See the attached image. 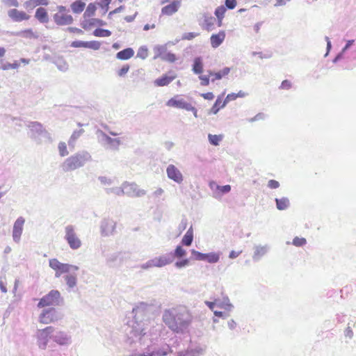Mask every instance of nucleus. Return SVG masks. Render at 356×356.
Returning <instances> with one entry per match:
<instances>
[{"mask_svg":"<svg viewBox=\"0 0 356 356\" xmlns=\"http://www.w3.org/2000/svg\"><path fill=\"white\" fill-rule=\"evenodd\" d=\"M151 305L140 302L132 309L134 320L125 329L127 341L130 344L139 341L145 335L151 324Z\"/></svg>","mask_w":356,"mask_h":356,"instance_id":"nucleus-1","label":"nucleus"},{"mask_svg":"<svg viewBox=\"0 0 356 356\" xmlns=\"http://www.w3.org/2000/svg\"><path fill=\"white\" fill-rule=\"evenodd\" d=\"M162 320L172 332L183 333L191 324L192 317L184 307H172L163 311Z\"/></svg>","mask_w":356,"mask_h":356,"instance_id":"nucleus-2","label":"nucleus"},{"mask_svg":"<svg viewBox=\"0 0 356 356\" xmlns=\"http://www.w3.org/2000/svg\"><path fill=\"white\" fill-rule=\"evenodd\" d=\"M50 268L55 270V277H60L62 274H66L63 279L70 289L74 288L77 284V271L79 268L77 266L63 264L57 259H51L49 261Z\"/></svg>","mask_w":356,"mask_h":356,"instance_id":"nucleus-3","label":"nucleus"},{"mask_svg":"<svg viewBox=\"0 0 356 356\" xmlns=\"http://www.w3.org/2000/svg\"><path fill=\"white\" fill-rule=\"evenodd\" d=\"M90 161H92L90 154L86 150H82L67 158L60 167L63 172H70L83 167Z\"/></svg>","mask_w":356,"mask_h":356,"instance_id":"nucleus-4","label":"nucleus"},{"mask_svg":"<svg viewBox=\"0 0 356 356\" xmlns=\"http://www.w3.org/2000/svg\"><path fill=\"white\" fill-rule=\"evenodd\" d=\"M26 126L29 129V137L37 143L40 144L42 143V138L47 140L51 138L50 134L43 127L40 122L36 121L28 122Z\"/></svg>","mask_w":356,"mask_h":356,"instance_id":"nucleus-5","label":"nucleus"},{"mask_svg":"<svg viewBox=\"0 0 356 356\" xmlns=\"http://www.w3.org/2000/svg\"><path fill=\"white\" fill-rule=\"evenodd\" d=\"M63 302L60 293L58 290H51L47 295L40 299L37 307L43 308L45 307H54L60 306Z\"/></svg>","mask_w":356,"mask_h":356,"instance_id":"nucleus-6","label":"nucleus"},{"mask_svg":"<svg viewBox=\"0 0 356 356\" xmlns=\"http://www.w3.org/2000/svg\"><path fill=\"white\" fill-rule=\"evenodd\" d=\"M96 135L98 142L106 149L118 151L121 145V140L119 138H113L105 134L103 131L97 129Z\"/></svg>","mask_w":356,"mask_h":356,"instance_id":"nucleus-7","label":"nucleus"},{"mask_svg":"<svg viewBox=\"0 0 356 356\" xmlns=\"http://www.w3.org/2000/svg\"><path fill=\"white\" fill-rule=\"evenodd\" d=\"M63 318V314L55 307L44 309L39 316V321L43 324L55 323Z\"/></svg>","mask_w":356,"mask_h":356,"instance_id":"nucleus-8","label":"nucleus"},{"mask_svg":"<svg viewBox=\"0 0 356 356\" xmlns=\"http://www.w3.org/2000/svg\"><path fill=\"white\" fill-rule=\"evenodd\" d=\"M65 233L64 238L71 249L77 250L81 246V241L77 236L73 225H67L65 228Z\"/></svg>","mask_w":356,"mask_h":356,"instance_id":"nucleus-9","label":"nucleus"},{"mask_svg":"<svg viewBox=\"0 0 356 356\" xmlns=\"http://www.w3.org/2000/svg\"><path fill=\"white\" fill-rule=\"evenodd\" d=\"M54 331V327L48 326L44 329L38 330L37 332V343L42 350H45L47 347L49 341L51 339L52 332Z\"/></svg>","mask_w":356,"mask_h":356,"instance_id":"nucleus-10","label":"nucleus"},{"mask_svg":"<svg viewBox=\"0 0 356 356\" xmlns=\"http://www.w3.org/2000/svg\"><path fill=\"white\" fill-rule=\"evenodd\" d=\"M129 258V254L126 252H117L110 254L106 257V264L109 267L120 266L124 261Z\"/></svg>","mask_w":356,"mask_h":356,"instance_id":"nucleus-11","label":"nucleus"},{"mask_svg":"<svg viewBox=\"0 0 356 356\" xmlns=\"http://www.w3.org/2000/svg\"><path fill=\"white\" fill-rule=\"evenodd\" d=\"M123 190L124 195L129 197H141L146 194V192L143 189L138 188V186L136 183L124 182Z\"/></svg>","mask_w":356,"mask_h":356,"instance_id":"nucleus-12","label":"nucleus"},{"mask_svg":"<svg viewBox=\"0 0 356 356\" xmlns=\"http://www.w3.org/2000/svg\"><path fill=\"white\" fill-rule=\"evenodd\" d=\"M116 222L111 218H103L100 222V233L102 236H110L114 234Z\"/></svg>","mask_w":356,"mask_h":356,"instance_id":"nucleus-13","label":"nucleus"},{"mask_svg":"<svg viewBox=\"0 0 356 356\" xmlns=\"http://www.w3.org/2000/svg\"><path fill=\"white\" fill-rule=\"evenodd\" d=\"M51 339L60 346H68L71 343V337L63 331L54 327L51 334Z\"/></svg>","mask_w":356,"mask_h":356,"instance_id":"nucleus-14","label":"nucleus"},{"mask_svg":"<svg viewBox=\"0 0 356 356\" xmlns=\"http://www.w3.org/2000/svg\"><path fill=\"white\" fill-rule=\"evenodd\" d=\"M166 105L168 106L185 109L186 111L193 110L192 104L186 102L184 99L180 98L178 95L170 99L167 102Z\"/></svg>","mask_w":356,"mask_h":356,"instance_id":"nucleus-15","label":"nucleus"},{"mask_svg":"<svg viewBox=\"0 0 356 356\" xmlns=\"http://www.w3.org/2000/svg\"><path fill=\"white\" fill-rule=\"evenodd\" d=\"M166 174L168 179L174 181L177 184H181L184 181V177L181 171L173 164H170L166 168Z\"/></svg>","mask_w":356,"mask_h":356,"instance_id":"nucleus-16","label":"nucleus"},{"mask_svg":"<svg viewBox=\"0 0 356 356\" xmlns=\"http://www.w3.org/2000/svg\"><path fill=\"white\" fill-rule=\"evenodd\" d=\"M270 245L268 244H256L253 246V254L252 256L254 262L259 261L270 250Z\"/></svg>","mask_w":356,"mask_h":356,"instance_id":"nucleus-17","label":"nucleus"},{"mask_svg":"<svg viewBox=\"0 0 356 356\" xmlns=\"http://www.w3.org/2000/svg\"><path fill=\"white\" fill-rule=\"evenodd\" d=\"M24 222L25 219L22 216L17 218L14 222L13 228V238L15 243H18L20 241Z\"/></svg>","mask_w":356,"mask_h":356,"instance_id":"nucleus-18","label":"nucleus"},{"mask_svg":"<svg viewBox=\"0 0 356 356\" xmlns=\"http://www.w3.org/2000/svg\"><path fill=\"white\" fill-rule=\"evenodd\" d=\"M172 257L166 254L152 259L153 267L161 268L172 263Z\"/></svg>","mask_w":356,"mask_h":356,"instance_id":"nucleus-19","label":"nucleus"},{"mask_svg":"<svg viewBox=\"0 0 356 356\" xmlns=\"http://www.w3.org/2000/svg\"><path fill=\"white\" fill-rule=\"evenodd\" d=\"M54 22L58 26L70 25L73 23V17L70 15L55 13L53 16Z\"/></svg>","mask_w":356,"mask_h":356,"instance_id":"nucleus-20","label":"nucleus"},{"mask_svg":"<svg viewBox=\"0 0 356 356\" xmlns=\"http://www.w3.org/2000/svg\"><path fill=\"white\" fill-rule=\"evenodd\" d=\"M181 6L180 1H173L167 6L161 8V14L164 15L171 16L175 14Z\"/></svg>","mask_w":356,"mask_h":356,"instance_id":"nucleus-21","label":"nucleus"},{"mask_svg":"<svg viewBox=\"0 0 356 356\" xmlns=\"http://www.w3.org/2000/svg\"><path fill=\"white\" fill-rule=\"evenodd\" d=\"M8 15L14 22H22L29 19V16L24 11H19L15 8L10 9L8 12Z\"/></svg>","mask_w":356,"mask_h":356,"instance_id":"nucleus-22","label":"nucleus"},{"mask_svg":"<svg viewBox=\"0 0 356 356\" xmlns=\"http://www.w3.org/2000/svg\"><path fill=\"white\" fill-rule=\"evenodd\" d=\"M225 38V33L224 31H220L217 34H213L211 36V44L212 47L217 48L224 41Z\"/></svg>","mask_w":356,"mask_h":356,"instance_id":"nucleus-23","label":"nucleus"},{"mask_svg":"<svg viewBox=\"0 0 356 356\" xmlns=\"http://www.w3.org/2000/svg\"><path fill=\"white\" fill-rule=\"evenodd\" d=\"M187 252L186 250H184L181 245H177L173 252H170L167 253V255H170L172 257V263L175 260V258L182 259L186 255Z\"/></svg>","mask_w":356,"mask_h":356,"instance_id":"nucleus-24","label":"nucleus"},{"mask_svg":"<svg viewBox=\"0 0 356 356\" xmlns=\"http://www.w3.org/2000/svg\"><path fill=\"white\" fill-rule=\"evenodd\" d=\"M35 17L41 23H47L49 22L47 12L42 7L36 9Z\"/></svg>","mask_w":356,"mask_h":356,"instance_id":"nucleus-25","label":"nucleus"},{"mask_svg":"<svg viewBox=\"0 0 356 356\" xmlns=\"http://www.w3.org/2000/svg\"><path fill=\"white\" fill-rule=\"evenodd\" d=\"M134 54V51L132 48L128 47L116 54V58L119 60H128L131 58Z\"/></svg>","mask_w":356,"mask_h":356,"instance_id":"nucleus-26","label":"nucleus"},{"mask_svg":"<svg viewBox=\"0 0 356 356\" xmlns=\"http://www.w3.org/2000/svg\"><path fill=\"white\" fill-rule=\"evenodd\" d=\"M204 19V26L207 31L212 30L216 19L208 13H204L202 14Z\"/></svg>","mask_w":356,"mask_h":356,"instance_id":"nucleus-27","label":"nucleus"},{"mask_svg":"<svg viewBox=\"0 0 356 356\" xmlns=\"http://www.w3.org/2000/svg\"><path fill=\"white\" fill-rule=\"evenodd\" d=\"M208 72L211 76H214L213 78L211 79V81L213 82L215 81V80L221 79L223 76L227 75L230 72V68L228 67H225L222 70L217 72H213L211 70L209 71Z\"/></svg>","mask_w":356,"mask_h":356,"instance_id":"nucleus-28","label":"nucleus"},{"mask_svg":"<svg viewBox=\"0 0 356 356\" xmlns=\"http://www.w3.org/2000/svg\"><path fill=\"white\" fill-rule=\"evenodd\" d=\"M276 208L280 211L287 209L290 206V201L288 197L275 198Z\"/></svg>","mask_w":356,"mask_h":356,"instance_id":"nucleus-29","label":"nucleus"},{"mask_svg":"<svg viewBox=\"0 0 356 356\" xmlns=\"http://www.w3.org/2000/svg\"><path fill=\"white\" fill-rule=\"evenodd\" d=\"M193 241V229L191 226L184 234L181 239V244L186 246H190Z\"/></svg>","mask_w":356,"mask_h":356,"instance_id":"nucleus-30","label":"nucleus"},{"mask_svg":"<svg viewBox=\"0 0 356 356\" xmlns=\"http://www.w3.org/2000/svg\"><path fill=\"white\" fill-rule=\"evenodd\" d=\"M193 72L196 74H200L203 70V63L201 57H196L193 64Z\"/></svg>","mask_w":356,"mask_h":356,"instance_id":"nucleus-31","label":"nucleus"},{"mask_svg":"<svg viewBox=\"0 0 356 356\" xmlns=\"http://www.w3.org/2000/svg\"><path fill=\"white\" fill-rule=\"evenodd\" d=\"M173 79V76L163 75L161 77L156 79L154 81V83L157 86H168L170 83H171Z\"/></svg>","mask_w":356,"mask_h":356,"instance_id":"nucleus-32","label":"nucleus"},{"mask_svg":"<svg viewBox=\"0 0 356 356\" xmlns=\"http://www.w3.org/2000/svg\"><path fill=\"white\" fill-rule=\"evenodd\" d=\"M220 255H221L220 252H209V253H206L205 261H207V262H209L210 264L217 263L220 260Z\"/></svg>","mask_w":356,"mask_h":356,"instance_id":"nucleus-33","label":"nucleus"},{"mask_svg":"<svg viewBox=\"0 0 356 356\" xmlns=\"http://www.w3.org/2000/svg\"><path fill=\"white\" fill-rule=\"evenodd\" d=\"M85 6L86 3L84 2H82L81 1H76L71 4V8L73 13L79 14L83 10Z\"/></svg>","mask_w":356,"mask_h":356,"instance_id":"nucleus-34","label":"nucleus"},{"mask_svg":"<svg viewBox=\"0 0 356 356\" xmlns=\"http://www.w3.org/2000/svg\"><path fill=\"white\" fill-rule=\"evenodd\" d=\"M166 51H167L166 45H156V46H155L154 48V54H155L154 58V59H156L157 58H162L163 56L164 55V54L166 53Z\"/></svg>","mask_w":356,"mask_h":356,"instance_id":"nucleus-35","label":"nucleus"},{"mask_svg":"<svg viewBox=\"0 0 356 356\" xmlns=\"http://www.w3.org/2000/svg\"><path fill=\"white\" fill-rule=\"evenodd\" d=\"M83 129H79L74 131L68 140L69 146L74 147L76 140L83 134Z\"/></svg>","mask_w":356,"mask_h":356,"instance_id":"nucleus-36","label":"nucleus"},{"mask_svg":"<svg viewBox=\"0 0 356 356\" xmlns=\"http://www.w3.org/2000/svg\"><path fill=\"white\" fill-rule=\"evenodd\" d=\"M105 192L106 194H115L118 196H122L124 195L123 185L120 187H113V188H107L105 189Z\"/></svg>","mask_w":356,"mask_h":356,"instance_id":"nucleus-37","label":"nucleus"},{"mask_svg":"<svg viewBox=\"0 0 356 356\" xmlns=\"http://www.w3.org/2000/svg\"><path fill=\"white\" fill-rule=\"evenodd\" d=\"M26 7H35L37 6H47L49 3L48 0H29L26 3Z\"/></svg>","mask_w":356,"mask_h":356,"instance_id":"nucleus-38","label":"nucleus"},{"mask_svg":"<svg viewBox=\"0 0 356 356\" xmlns=\"http://www.w3.org/2000/svg\"><path fill=\"white\" fill-rule=\"evenodd\" d=\"M209 142L211 145L217 146L219 145L220 142L222 140V135H213L209 134L208 135Z\"/></svg>","mask_w":356,"mask_h":356,"instance_id":"nucleus-39","label":"nucleus"},{"mask_svg":"<svg viewBox=\"0 0 356 356\" xmlns=\"http://www.w3.org/2000/svg\"><path fill=\"white\" fill-rule=\"evenodd\" d=\"M93 35L96 37H109L111 32L107 29L97 28L93 31Z\"/></svg>","mask_w":356,"mask_h":356,"instance_id":"nucleus-40","label":"nucleus"},{"mask_svg":"<svg viewBox=\"0 0 356 356\" xmlns=\"http://www.w3.org/2000/svg\"><path fill=\"white\" fill-rule=\"evenodd\" d=\"M96 6L93 3H89L83 15L84 17H90L95 15Z\"/></svg>","mask_w":356,"mask_h":356,"instance_id":"nucleus-41","label":"nucleus"},{"mask_svg":"<svg viewBox=\"0 0 356 356\" xmlns=\"http://www.w3.org/2000/svg\"><path fill=\"white\" fill-rule=\"evenodd\" d=\"M226 8L224 6H218L215 10V15L216 16L218 19H222L226 12Z\"/></svg>","mask_w":356,"mask_h":356,"instance_id":"nucleus-42","label":"nucleus"},{"mask_svg":"<svg viewBox=\"0 0 356 356\" xmlns=\"http://www.w3.org/2000/svg\"><path fill=\"white\" fill-rule=\"evenodd\" d=\"M19 66V64L16 61L13 63L6 62L4 63H1V65H0V69H2L3 70H8L9 69H17Z\"/></svg>","mask_w":356,"mask_h":356,"instance_id":"nucleus-43","label":"nucleus"},{"mask_svg":"<svg viewBox=\"0 0 356 356\" xmlns=\"http://www.w3.org/2000/svg\"><path fill=\"white\" fill-rule=\"evenodd\" d=\"M221 98H222L221 96L218 97L214 104L211 107V108L209 111V113L216 114L219 111L220 108H221V106L219 107L220 104H221V102H222Z\"/></svg>","mask_w":356,"mask_h":356,"instance_id":"nucleus-44","label":"nucleus"},{"mask_svg":"<svg viewBox=\"0 0 356 356\" xmlns=\"http://www.w3.org/2000/svg\"><path fill=\"white\" fill-rule=\"evenodd\" d=\"M58 69L60 71L65 72L68 70L67 63L63 59H58L55 62Z\"/></svg>","mask_w":356,"mask_h":356,"instance_id":"nucleus-45","label":"nucleus"},{"mask_svg":"<svg viewBox=\"0 0 356 356\" xmlns=\"http://www.w3.org/2000/svg\"><path fill=\"white\" fill-rule=\"evenodd\" d=\"M148 56V49L145 46L140 47L137 52V57L145 59Z\"/></svg>","mask_w":356,"mask_h":356,"instance_id":"nucleus-46","label":"nucleus"},{"mask_svg":"<svg viewBox=\"0 0 356 356\" xmlns=\"http://www.w3.org/2000/svg\"><path fill=\"white\" fill-rule=\"evenodd\" d=\"M307 243L305 238H299L296 236L292 241V244L296 247H302Z\"/></svg>","mask_w":356,"mask_h":356,"instance_id":"nucleus-47","label":"nucleus"},{"mask_svg":"<svg viewBox=\"0 0 356 356\" xmlns=\"http://www.w3.org/2000/svg\"><path fill=\"white\" fill-rule=\"evenodd\" d=\"M58 147L61 156H65L69 154L65 143L60 142Z\"/></svg>","mask_w":356,"mask_h":356,"instance_id":"nucleus-48","label":"nucleus"},{"mask_svg":"<svg viewBox=\"0 0 356 356\" xmlns=\"http://www.w3.org/2000/svg\"><path fill=\"white\" fill-rule=\"evenodd\" d=\"M191 254L197 261H205L206 253H202L195 250H191Z\"/></svg>","mask_w":356,"mask_h":356,"instance_id":"nucleus-49","label":"nucleus"},{"mask_svg":"<svg viewBox=\"0 0 356 356\" xmlns=\"http://www.w3.org/2000/svg\"><path fill=\"white\" fill-rule=\"evenodd\" d=\"M163 60L174 63L176 60V56L171 52H166L161 58Z\"/></svg>","mask_w":356,"mask_h":356,"instance_id":"nucleus-50","label":"nucleus"},{"mask_svg":"<svg viewBox=\"0 0 356 356\" xmlns=\"http://www.w3.org/2000/svg\"><path fill=\"white\" fill-rule=\"evenodd\" d=\"M189 263H190V261H189L188 259H183L181 260L177 261L175 264V266L177 268H181L188 266Z\"/></svg>","mask_w":356,"mask_h":356,"instance_id":"nucleus-51","label":"nucleus"},{"mask_svg":"<svg viewBox=\"0 0 356 356\" xmlns=\"http://www.w3.org/2000/svg\"><path fill=\"white\" fill-rule=\"evenodd\" d=\"M100 47H101V43L98 41L93 40V41L88 42L87 48H88V49H91L93 50H98V49H99Z\"/></svg>","mask_w":356,"mask_h":356,"instance_id":"nucleus-52","label":"nucleus"},{"mask_svg":"<svg viewBox=\"0 0 356 356\" xmlns=\"http://www.w3.org/2000/svg\"><path fill=\"white\" fill-rule=\"evenodd\" d=\"M236 98H237L236 93L228 94L227 96L226 97L225 99L222 102V104L221 105V108H224L229 102L235 100Z\"/></svg>","mask_w":356,"mask_h":356,"instance_id":"nucleus-53","label":"nucleus"},{"mask_svg":"<svg viewBox=\"0 0 356 356\" xmlns=\"http://www.w3.org/2000/svg\"><path fill=\"white\" fill-rule=\"evenodd\" d=\"M88 42L81 41V40H76L73 41L71 43V47H75V48H79V47H84L87 48Z\"/></svg>","mask_w":356,"mask_h":356,"instance_id":"nucleus-54","label":"nucleus"},{"mask_svg":"<svg viewBox=\"0 0 356 356\" xmlns=\"http://www.w3.org/2000/svg\"><path fill=\"white\" fill-rule=\"evenodd\" d=\"M202 349H192L181 353L179 356H197V354L201 353Z\"/></svg>","mask_w":356,"mask_h":356,"instance_id":"nucleus-55","label":"nucleus"},{"mask_svg":"<svg viewBox=\"0 0 356 356\" xmlns=\"http://www.w3.org/2000/svg\"><path fill=\"white\" fill-rule=\"evenodd\" d=\"M129 65L126 64V65H124L121 69H120L118 72H117V74L120 77H124L127 74V72H129Z\"/></svg>","mask_w":356,"mask_h":356,"instance_id":"nucleus-56","label":"nucleus"},{"mask_svg":"<svg viewBox=\"0 0 356 356\" xmlns=\"http://www.w3.org/2000/svg\"><path fill=\"white\" fill-rule=\"evenodd\" d=\"M89 24L90 26H96V25L104 26L106 24V23L102 19L92 18L89 20Z\"/></svg>","mask_w":356,"mask_h":356,"instance_id":"nucleus-57","label":"nucleus"},{"mask_svg":"<svg viewBox=\"0 0 356 356\" xmlns=\"http://www.w3.org/2000/svg\"><path fill=\"white\" fill-rule=\"evenodd\" d=\"M98 179L99 180V181L101 182L102 184H104V185H111L113 184V181L110 178H108L107 177H105V176H100L98 177Z\"/></svg>","mask_w":356,"mask_h":356,"instance_id":"nucleus-58","label":"nucleus"},{"mask_svg":"<svg viewBox=\"0 0 356 356\" xmlns=\"http://www.w3.org/2000/svg\"><path fill=\"white\" fill-rule=\"evenodd\" d=\"M216 189L220 191L222 194H225L231 191V186L229 185H225L222 186L216 185Z\"/></svg>","mask_w":356,"mask_h":356,"instance_id":"nucleus-59","label":"nucleus"},{"mask_svg":"<svg viewBox=\"0 0 356 356\" xmlns=\"http://www.w3.org/2000/svg\"><path fill=\"white\" fill-rule=\"evenodd\" d=\"M231 303L229 299L227 296L223 297L222 300L218 299V306L220 308L227 306L228 304Z\"/></svg>","mask_w":356,"mask_h":356,"instance_id":"nucleus-60","label":"nucleus"},{"mask_svg":"<svg viewBox=\"0 0 356 356\" xmlns=\"http://www.w3.org/2000/svg\"><path fill=\"white\" fill-rule=\"evenodd\" d=\"M209 75H200L199 79L201 80L200 84L203 86H208L209 83Z\"/></svg>","mask_w":356,"mask_h":356,"instance_id":"nucleus-61","label":"nucleus"},{"mask_svg":"<svg viewBox=\"0 0 356 356\" xmlns=\"http://www.w3.org/2000/svg\"><path fill=\"white\" fill-rule=\"evenodd\" d=\"M226 9H234L236 6V0H225V2Z\"/></svg>","mask_w":356,"mask_h":356,"instance_id":"nucleus-62","label":"nucleus"},{"mask_svg":"<svg viewBox=\"0 0 356 356\" xmlns=\"http://www.w3.org/2000/svg\"><path fill=\"white\" fill-rule=\"evenodd\" d=\"M197 35H198V33H193V32L185 33L182 35V39L191 40L195 38Z\"/></svg>","mask_w":356,"mask_h":356,"instance_id":"nucleus-63","label":"nucleus"},{"mask_svg":"<svg viewBox=\"0 0 356 356\" xmlns=\"http://www.w3.org/2000/svg\"><path fill=\"white\" fill-rule=\"evenodd\" d=\"M268 187L272 189H275L280 187V183L274 179H270L268 182Z\"/></svg>","mask_w":356,"mask_h":356,"instance_id":"nucleus-64","label":"nucleus"}]
</instances>
